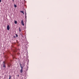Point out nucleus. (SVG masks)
Segmentation results:
<instances>
[{"label":"nucleus","instance_id":"obj_15","mask_svg":"<svg viewBox=\"0 0 79 79\" xmlns=\"http://www.w3.org/2000/svg\"><path fill=\"white\" fill-rule=\"evenodd\" d=\"M18 76H19V75H18Z\"/></svg>","mask_w":79,"mask_h":79},{"label":"nucleus","instance_id":"obj_4","mask_svg":"<svg viewBox=\"0 0 79 79\" xmlns=\"http://www.w3.org/2000/svg\"><path fill=\"white\" fill-rule=\"evenodd\" d=\"M20 72L21 73H23V70H22V69H21Z\"/></svg>","mask_w":79,"mask_h":79},{"label":"nucleus","instance_id":"obj_2","mask_svg":"<svg viewBox=\"0 0 79 79\" xmlns=\"http://www.w3.org/2000/svg\"><path fill=\"white\" fill-rule=\"evenodd\" d=\"M7 29L8 31H9V30L10 29V26H9V25H8L7 26Z\"/></svg>","mask_w":79,"mask_h":79},{"label":"nucleus","instance_id":"obj_17","mask_svg":"<svg viewBox=\"0 0 79 79\" xmlns=\"http://www.w3.org/2000/svg\"><path fill=\"white\" fill-rule=\"evenodd\" d=\"M21 35H22L21 34Z\"/></svg>","mask_w":79,"mask_h":79},{"label":"nucleus","instance_id":"obj_10","mask_svg":"<svg viewBox=\"0 0 79 79\" xmlns=\"http://www.w3.org/2000/svg\"><path fill=\"white\" fill-rule=\"evenodd\" d=\"M20 29V27H19V31H20V32H21V29Z\"/></svg>","mask_w":79,"mask_h":79},{"label":"nucleus","instance_id":"obj_9","mask_svg":"<svg viewBox=\"0 0 79 79\" xmlns=\"http://www.w3.org/2000/svg\"><path fill=\"white\" fill-rule=\"evenodd\" d=\"M15 35H16V37H18V35H17V34H16Z\"/></svg>","mask_w":79,"mask_h":79},{"label":"nucleus","instance_id":"obj_16","mask_svg":"<svg viewBox=\"0 0 79 79\" xmlns=\"http://www.w3.org/2000/svg\"><path fill=\"white\" fill-rule=\"evenodd\" d=\"M25 14L26 15V13Z\"/></svg>","mask_w":79,"mask_h":79},{"label":"nucleus","instance_id":"obj_13","mask_svg":"<svg viewBox=\"0 0 79 79\" xmlns=\"http://www.w3.org/2000/svg\"><path fill=\"white\" fill-rule=\"evenodd\" d=\"M21 66H21V64H20V67H21Z\"/></svg>","mask_w":79,"mask_h":79},{"label":"nucleus","instance_id":"obj_6","mask_svg":"<svg viewBox=\"0 0 79 79\" xmlns=\"http://www.w3.org/2000/svg\"><path fill=\"white\" fill-rule=\"evenodd\" d=\"M14 7L15 8H16V7H17V6H16V5H14Z\"/></svg>","mask_w":79,"mask_h":79},{"label":"nucleus","instance_id":"obj_12","mask_svg":"<svg viewBox=\"0 0 79 79\" xmlns=\"http://www.w3.org/2000/svg\"><path fill=\"white\" fill-rule=\"evenodd\" d=\"M0 2H2V0H0Z\"/></svg>","mask_w":79,"mask_h":79},{"label":"nucleus","instance_id":"obj_5","mask_svg":"<svg viewBox=\"0 0 79 79\" xmlns=\"http://www.w3.org/2000/svg\"><path fill=\"white\" fill-rule=\"evenodd\" d=\"M21 13H23V15L24 14V11H21Z\"/></svg>","mask_w":79,"mask_h":79},{"label":"nucleus","instance_id":"obj_1","mask_svg":"<svg viewBox=\"0 0 79 79\" xmlns=\"http://www.w3.org/2000/svg\"><path fill=\"white\" fill-rule=\"evenodd\" d=\"M6 62H5V61H3V63L2 64L1 66H3V68H6Z\"/></svg>","mask_w":79,"mask_h":79},{"label":"nucleus","instance_id":"obj_3","mask_svg":"<svg viewBox=\"0 0 79 79\" xmlns=\"http://www.w3.org/2000/svg\"><path fill=\"white\" fill-rule=\"evenodd\" d=\"M21 23H22V25H23V26H24V22H23V20H21Z\"/></svg>","mask_w":79,"mask_h":79},{"label":"nucleus","instance_id":"obj_14","mask_svg":"<svg viewBox=\"0 0 79 79\" xmlns=\"http://www.w3.org/2000/svg\"><path fill=\"white\" fill-rule=\"evenodd\" d=\"M13 2H14V0H12Z\"/></svg>","mask_w":79,"mask_h":79},{"label":"nucleus","instance_id":"obj_8","mask_svg":"<svg viewBox=\"0 0 79 79\" xmlns=\"http://www.w3.org/2000/svg\"><path fill=\"white\" fill-rule=\"evenodd\" d=\"M21 69L23 70V67L21 66Z\"/></svg>","mask_w":79,"mask_h":79},{"label":"nucleus","instance_id":"obj_7","mask_svg":"<svg viewBox=\"0 0 79 79\" xmlns=\"http://www.w3.org/2000/svg\"><path fill=\"white\" fill-rule=\"evenodd\" d=\"M15 24H17V21H15Z\"/></svg>","mask_w":79,"mask_h":79},{"label":"nucleus","instance_id":"obj_11","mask_svg":"<svg viewBox=\"0 0 79 79\" xmlns=\"http://www.w3.org/2000/svg\"><path fill=\"white\" fill-rule=\"evenodd\" d=\"M11 79V76L10 75V76H9V79Z\"/></svg>","mask_w":79,"mask_h":79}]
</instances>
